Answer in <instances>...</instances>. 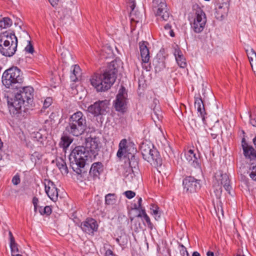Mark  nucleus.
I'll use <instances>...</instances> for the list:
<instances>
[{
  "label": "nucleus",
  "mask_w": 256,
  "mask_h": 256,
  "mask_svg": "<svg viewBox=\"0 0 256 256\" xmlns=\"http://www.w3.org/2000/svg\"><path fill=\"white\" fill-rule=\"evenodd\" d=\"M144 218L146 220V222L147 223L148 226L150 228H152V224L150 222V220L149 218V216H148V214L146 213H144V216H143Z\"/></svg>",
  "instance_id": "nucleus-42"
},
{
  "label": "nucleus",
  "mask_w": 256,
  "mask_h": 256,
  "mask_svg": "<svg viewBox=\"0 0 256 256\" xmlns=\"http://www.w3.org/2000/svg\"><path fill=\"white\" fill-rule=\"evenodd\" d=\"M2 81L6 88H18V86L22 82L23 78L20 70L17 67H12L6 70L2 74Z\"/></svg>",
  "instance_id": "nucleus-4"
},
{
  "label": "nucleus",
  "mask_w": 256,
  "mask_h": 256,
  "mask_svg": "<svg viewBox=\"0 0 256 256\" xmlns=\"http://www.w3.org/2000/svg\"><path fill=\"white\" fill-rule=\"evenodd\" d=\"M84 148L88 152L90 158H94L99 150L98 140L96 138H88L86 139V146Z\"/></svg>",
  "instance_id": "nucleus-15"
},
{
  "label": "nucleus",
  "mask_w": 256,
  "mask_h": 256,
  "mask_svg": "<svg viewBox=\"0 0 256 256\" xmlns=\"http://www.w3.org/2000/svg\"><path fill=\"white\" fill-rule=\"evenodd\" d=\"M51 5L52 6H54L58 5L59 0H48Z\"/></svg>",
  "instance_id": "nucleus-50"
},
{
  "label": "nucleus",
  "mask_w": 256,
  "mask_h": 256,
  "mask_svg": "<svg viewBox=\"0 0 256 256\" xmlns=\"http://www.w3.org/2000/svg\"><path fill=\"white\" fill-rule=\"evenodd\" d=\"M39 212L42 215H50L52 213V208L49 206H46L44 208L43 210H40Z\"/></svg>",
  "instance_id": "nucleus-38"
},
{
  "label": "nucleus",
  "mask_w": 256,
  "mask_h": 256,
  "mask_svg": "<svg viewBox=\"0 0 256 256\" xmlns=\"http://www.w3.org/2000/svg\"><path fill=\"white\" fill-rule=\"evenodd\" d=\"M80 227L84 232L90 234L97 230L98 225L95 220L89 218L81 224Z\"/></svg>",
  "instance_id": "nucleus-16"
},
{
  "label": "nucleus",
  "mask_w": 256,
  "mask_h": 256,
  "mask_svg": "<svg viewBox=\"0 0 256 256\" xmlns=\"http://www.w3.org/2000/svg\"><path fill=\"white\" fill-rule=\"evenodd\" d=\"M184 191L188 194L196 192L200 189V180L192 176H188L184 179L182 182Z\"/></svg>",
  "instance_id": "nucleus-11"
},
{
  "label": "nucleus",
  "mask_w": 256,
  "mask_h": 256,
  "mask_svg": "<svg viewBox=\"0 0 256 256\" xmlns=\"http://www.w3.org/2000/svg\"><path fill=\"white\" fill-rule=\"evenodd\" d=\"M152 8L158 20L164 21L168 20L170 14L166 0H153Z\"/></svg>",
  "instance_id": "nucleus-7"
},
{
  "label": "nucleus",
  "mask_w": 256,
  "mask_h": 256,
  "mask_svg": "<svg viewBox=\"0 0 256 256\" xmlns=\"http://www.w3.org/2000/svg\"><path fill=\"white\" fill-rule=\"evenodd\" d=\"M8 106L10 114L14 116L20 114L22 106H25L24 101L18 99L16 94L14 98H7Z\"/></svg>",
  "instance_id": "nucleus-10"
},
{
  "label": "nucleus",
  "mask_w": 256,
  "mask_h": 256,
  "mask_svg": "<svg viewBox=\"0 0 256 256\" xmlns=\"http://www.w3.org/2000/svg\"><path fill=\"white\" fill-rule=\"evenodd\" d=\"M194 99V106L197 109L198 113H199L198 116L202 118L203 122L205 123L206 112L202 99L200 96L195 97Z\"/></svg>",
  "instance_id": "nucleus-22"
},
{
  "label": "nucleus",
  "mask_w": 256,
  "mask_h": 256,
  "mask_svg": "<svg viewBox=\"0 0 256 256\" xmlns=\"http://www.w3.org/2000/svg\"><path fill=\"white\" fill-rule=\"evenodd\" d=\"M8 235H9L10 242L15 240L14 238L12 235V234L10 231H9Z\"/></svg>",
  "instance_id": "nucleus-53"
},
{
  "label": "nucleus",
  "mask_w": 256,
  "mask_h": 256,
  "mask_svg": "<svg viewBox=\"0 0 256 256\" xmlns=\"http://www.w3.org/2000/svg\"><path fill=\"white\" fill-rule=\"evenodd\" d=\"M171 28H172V26L170 24H166L164 26V29L166 30H170Z\"/></svg>",
  "instance_id": "nucleus-54"
},
{
  "label": "nucleus",
  "mask_w": 256,
  "mask_h": 256,
  "mask_svg": "<svg viewBox=\"0 0 256 256\" xmlns=\"http://www.w3.org/2000/svg\"><path fill=\"white\" fill-rule=\"evenodd\" d=\"M185 158L188 162L195 168H200L199 160L197 158L193 150H189L185 153Z\"/></svg>",
  "instance_id": "nucleus-24"
},
{
  "label": "nucleus",
  "mask_w": 256,
  "mask_h": 256,
  "mask_svg": "<svg viewBox=\"0 0 256 256\" xmlns=\"http://www.w3.org/2000/svg\"><path fill=\"white\" fill-rule=\"evenodd\" d=\"M116 196L115 194H108L105 196V203L108 205H112L116 202Z\"/></svg>",
  "instance_id": "nucleus-30"
},
{
  "label": "nucleus",
  "mask_w": 256,
  "mask_h": 256,
  "mask_svg": "<svg viewBox=\"0 0 256 256\" xmlns=\"http://www.w3.org/2000/svg\"><path fill=\"white\" fill-rule=\"evenodd\" d=\"M124 194L126 196L128 199L132 198L136 196L135 192L132 190H127L125 192Z\"/></svg>",
  "instance_id": "nucleus-43"
},
{
  "label": "nucleus",
  "mask_w": 256,
  "mask_h": 256,
  "mask_svg": "<svg viewBox=\"0 0 256 256\" xmlns=\"http://www.w3.org/2000/svg\"><path fill=\"white\" fill-rule=\"evenodd\" d=\"M177 64L181 68H184L186 66V60L182 52L179 49H175L174 52Z\"/></svg>",
  "instance_id": "nucleus-27"
},
{
  "label": "nucleus",
  "mask_w": 256,
  "mask_h": 256,
  "mask_svg": "<svg viewBox=\"0 0 256 256\" xmlns=\"http://www.w3.org/2000/svg\"><path fill=\"white\" fill-rule=\"evenodd\" d=\"M214 177V186L216 196L218 197L220 196L222 186L230 194L231 186L230 185L228 176L226 174H223L221 171H219L216 173Z\"/></svg>",
  "instance_id": "nucleus-6"
},
{
  "label": "nucleus",
  "mask_w": 256,
  "mask_h": 256,
  "mask_svg": "<svg viewBox=\"0 0 256 256\" xmlns=\"http://www.w3.org/2000/svg\"><path fill=\"white\" fill-rule=\"evenodd\" d=\"M129 6L130 8V18L131 21L138 22L140 20L142 14L135 10L136 2L134 0H130Z\"/></svg>",
  "instance_id": "nucleus-25"
},
{
  "label": "nucleus",
  "mask_w": 256,
  "mask_h": 256,
  "mask_svg": "<svg viewBox=\"0 0 256 256\" xmlns=\"http://www.w3.org/2000/svg\"><path fill=\"white\" fill-rule=\"evenodd\" d=\"M20 176L18 175L14 176L12 179V182L14 185H17L20 182Z\"/></svg>",
  "instance_id": "nucleus-47"
},
{
  "label": "nucleus",
  "mask_w": 256,
  "mask_h": 256,
  "mask_svg": "<svg viewBox=\"0 0 256 256\" xmlns=\"http://www.w3.org/2000/svg\"><path fill=\"white\" fill-rule=\"evenodd\" d=\"M178 250H180L181 256H190L186 250V248L182 244H179Z\"/></svg>",
  "instance_id": "nucleus-37"
},
{
  "label": "nucleus",
  "mask_w": 256,
  "mask_h": 256,
  "mask_svg": "<svg viewBox=\"0 0 256 256\" xmlns=\"http://www.w3.org/2000/svg\"><path fill=\"white\" fill-rule=\"evenodd\" d=\"M18 39L14 32L6 31L0 34V52L6 56H12L16 52Z\"/></svg>",
  "instance_id": "nucleus-3"
},
{
  "label": "nucleus",
  "mask_w": 256,
  "mask_h": 256,
  "mask_svg": "<svg viewBox=\"0 0 256 256\" xmlns=\"http://www.w3.org/2000/svg\"><path fill=\"white\" fill-rule=\"evenodd\" d=\"M142 199L141 198H139L138 200V204H134V208L136 210H140L142 208Z\"/></svg>",
  "instance_id": "nucleus-46"
},
{
  "label": "nucleus",
  "mask_w": 256,
  "mask_h": 256,
  "mask_svg": "<svg viewBox=\"0 0 256 256\" xmlns=\"http://www.w3.org/2000/svg\"><path fill=\"white\" fill-rule=\"evenodd\" d=\"M68 123L86 127V118L83 113L80 111L74 112L70 116Z\"/></svg>",
  "instance_id": "nucleus-19"
},
{
  "label": "nucleus",
  "mask_w": 256,
  "mask_h": 256,
  "mask_svg": "<svg viewBox=\"0 0 256 256\" xmlns=\"http://www.w3.org/2000/svg\"><path fill=\"white\" fill-rule=\"evenodd\" d=\"M52 100L50 97L46 98L44 102L43 108H48L52 103Z\"/></svg>",
  "instance_id": "nucleus-41"
},
{
  "label": "nucleus",
  "mask_w": 256,
  "mask_h": 256,
  "mask_svg": "<svg viewBox=\"0 0 256 256\" xmlns=\"http://www.w3.org/2000/svg\"><path fill=\"white\" fill-rule=\"evenodd\" d=\"M206 256H218V254H217V253H216L214 254V252L211 251H208L206 252Z\"/></svg>",
  "instance_id": "nucleus-52"
},
{
  "label": "nucleus",
  "mask_w": 256,
  "mask_h": 256,
  "mask_svg": "<svg viewBox=\"0 0 256 256\" xmlns=\"http://www.w3.org/2000/svg\"><path fill=\"white\" fill-rule=\"evenodd\" d=\"M246 53L250 61V64L254 72L255 71L254 69L253 64L252 63V62L253 61V60L254 58L256 59V53L254 51V50L252 48H250V50H246Z\"/></svg>",
  "instance_id": "nucleus-32"
},
{
  "label": "nucleus",
  "mask_w": 256,
  "mask_h": 256,
  "mask_svg": "<svg viewBox=\"0 0 256 256\" xmlns=\"http://www.w3.org/2000/svg\"><path fill=\"white\" fill-rule=\"evenodd\" d=\"M237 256H244L238 255Z\"/></svg>",
  "instance_id": "nucleus-61"
},
{
  "label": "nucleus",
  "mask_w": 256,
  "mask_h": 256,
  "mask_svg": "<svg viewBox=\"0 0 256 256\" xmlns=\"http://www.w3.org/2000/svg\"><path fill=\"white\" fill-rule=\"evenodd\" d=\"M43 209H44V208L42 206H38V211L40 210H43Z\"/></svg>",
  "instance_id": "nucleus-58"
},
{
  "label": "nucleus",
  "mask_w": 256,
  "mask_h": 256,
  "mask_svg": "<svg viewBox=\"0 0 256 256\" xmlns=\"http://www.w3.org/2000/svg\"><path fill=\"white\" fill-rule=\"evenodd\" d=\"M212 136L214 138H216V135L215 134H212Z\"/></svg>",
  "instance_id": "nucleus-60"
},
{
  "label": "nucleus",
  "mask_w": 256,
  "mask_h": 256,
  "mask_svg": "<svg viewBox=\"0 0 256 256\" xmlns=\"http://www.w3.org/2000/svg\"><path fill=\"white\" fill-rule=\"evenodd\" d=\"M52 163H55L56 166L62 174H67L68 172V166L65 160L62 157H58L52 161Z\"/></svg>",
  "instance_id": "nucleus-26"
},
{
  "label": "nucleus",
  "mask_w": 256,
  "mask_h": 256,
  "mask_svg": "<svg viewBox=\"0 0 256 256\" xmlns=\"http://www.w3.org/2000/svg\"><path fill=\"white\" fill-rule=\"evenodd\" d=\"M250 123L252 126L256 127V116H250Z\"/></svg>",
  "instance_id": "nucleus-48"
},
{
  "label": "nucleus",
  "mask_w": 256,
  "mask_h": 256,
  "mask_svg": "<svg viewBox=\"0 0 256 256\" xmlns=\"http://www.w3.org/2000/svg\"><path fill=\"white\" fill-rule=\"evenodd\" d=\"M148 154V156H144V159L154 166L160 168L162 165V158L158 152L152 146Z\"/></svg>",
  "instance_id": "nucleus-14"
},
{
  "label": "nucleus",
  "mask_w": 256,
  "mask_h": 256,
  "mask_svg": "<svg viewBox=\"0 0 256 256\" xmlns=\"http://www.w3.org/2000/svg\"><path fill=\"white\" fill-rule=\"evenodd\" d=\"M116 64V62L112 61L102 74L95 73L91 76L90 82L96 91H106L114 84L118 73Z\"/></svg>",
  "instance_id": "nucleus-1"
},
{
  "label": "nucleus",
  "mask_w": 256,
  "mask_h": 256,
  "mask_svg": "<svg viewBox=\"0 0 256 256\" xmlns=\"http://www.w3.org/2000/svg\"><path fill=\"white\" fill-rule=\"evenodd\" d=\"M151 148L148 144H142L140 146V150L142 156V157L148 156V152H149L150 150H151Z\"/></svg>",
  "instance_id": "nucleus-34"
},
{
  "label": "nucleus",
  "mask_w": 256,
  "mask_h": 256,
  "mask_svg": "<svg viewBox=\"0 0 256 256\" xmlns=\"http://www.w3.org/2000/svg\"><path fill=\"white\" fill-rule=\"evenodd\" d=\"M170 35L172 36V37H174V31L172 30H170Z\"/></svg>",
  "instance_id": "nucleus-56"
},
{
  "label": "nucleus",
  "mask_w": 256,
  "mask_h": 256,
  "mask_svg": "<svg viewBox=\"0 0 256 256\" xmlns=\"http://www.w3.org/2000/svg\"><path fill=\"white\" fill-rule=\"evenodd\" d=\"M104 166L101 162H96L92 164L90 170V174L94 178H99L100 175L102 172Z\"/></svg>",
  "instance_id": "nucleus-23"
},
{
  "label": "nucleus",
  "mask_w": 256,
  "mask_h": 256,
  "mask_svg": "<svg viewBox=\"0 0 256 256\" xmlns=\"http://www.w3.org/2000/svg\"><path fill=\"white\" fill-rule=\"evenodd\" d=\"M206 18L204 12L200 8L196 10L194 21L191 23V27L196 33L202 32L205 26Z\"/></svg>",
  "instance_id": "nucleus-8"
},
{
  "label": "nucleus",
  "mask_w": 256,
  "mask_h": 256,
  "mask_svg": "<svg viewBox=\"0 0 256 256\" xmlns=\"http://www.w3.org/2000/svg\"><path fill=\"white\" fill-rule=\"evenodd\" d=\"M86 128L76 124L68 123L66 128V130L70 134L74 136H78L84 132Z\"/></svg>",
  "instance_id": "nucleus-20"
},
{
  "label": "nucleus",
  "mask_w": 256,
  "mask_h": 256,
  "mask_svg": "<svg viewBox=\"0 0 256 256\" xmlns=\"http://www.w3.org/2000/svg\"><path fill=\"white\" fill-rule=\"evenodd\" d=\"M228 11V8L226 4H223L218 6L216 8V16L218 18H224L227 14Z\"/></svg>",
  "instance_id": "nucleus-28"
},
{
  "label": "nucleus",
  "mask_w": 256,
  "mask_h": 256,
  "mask_svg": "<svg viewBox=\"0 0 256 256\" xmlns=\"http://www.w3.org/2000/svg\"><path fill=\"white\" fill-rule=\"evenodd\" d=\"M105 256H115V255L113 254V252L111 250L108 249L106 250Z\"/></svg>",
  "instance_id": "nucleus-49"
},
{
  "label": "nucleus",
  "mask_w": 256,
  "mask_h": 256,
  "mask_svg": "<svg viewBox=\"0 0 256 256\" xmlns=\"http://www.w3.org/2000/svg\"><path fill=\"white\" fill-rule=\"evenodd\" d=\"M140 210V212L138 214V217L144 216V213H146V210L144 209H142V208Z\"/></svg>",
  "instance_id": "nucleus-51"
},
{
  "label": "nucleus",
  "mask_w": 256,
  "mask_h": 256,
  "mask_svg": "<svg viewBox=\"0 0 256 256\" xmlns=\"http://www.w3.org/2000/svg\"><path fill=\"white\" fill-rule=\"evenodd\" d=\"M192 256H200V254L198 252L196 251L193 252Z\"/></svg>",
  "instance_id": "nucleus-55"
},
{
  "label": "nucleus",
  "mask_w": 256,
  "mask_h": 256,
  "mask_svg": "<svg viewBox=\"0 0 256 256\" xmlns=\"http://www.w3.org/2000/svg\"><path fill=\"white\" fill-rule=\"evenodd\" d=\"M12 24V22L10 18L4 17L0 20V28H7Z\"/></svg>",
  "instance_id": "nucleus-31"
},
{
  "label": "nucleus",
  "mask_w": 256,
  "mask_h": 256,
  "mask_svg": "<svg viewBox=\"0 0 256 256\" xmlns=\"http://www.w3.org/2000/svg\"><path fill=\"white\" fill-rule=\"evenodd\" d=\"M71 71L70 78L72 82H76L78 80V77L80 75V68L76 64L73 65L72 66Z\"/></svg>",
  "instance_id": "nucleus-29"
},
{
  "label": "nucleus",
  "mask_w": 256,
  "mask_h": 256,
  "mask_svg": "<svg viewBox=\"0 0 256 256\" xmlns=\"http://www.w3.org/2000/svg\"><path fill=\"white\" fill-rule=\"evenodd\" d=\"M250 178L254 181L256 182V165L252 166L250 168Z\"/></svg>",
  "instance_id": "nucleus-39"
},
{
  "label": "nucleus",
  "mask_w": 256,
  "mask_h": 256,
  "mask_svg": "<svg viewBox=\"0 0 256 256\" xmlns=\"http://www.w3.org/2000/svg\"><path fill=\"white\" fill-rule=\"evenodd\" d=\"M148 43L146 42H142L139 43V47L142 62L148 63L150 60V51L148 48Z\"/></svg>",
  "instance_id": "nucleus-21"
},
{
  "label": "nucleus",
  "mask_w": 256,
  "mask_h": 256,
  "mask_svg": "<svg viewBox=\"0 0 256 256\" xmlns=\"http://www.w3.org/2000/svg\"><path fill=\"white\" fill-rule=\"evenodd\" d=\"M34 88L31 86H25L20 89L16 96L18 99L24 101L26 106H28L33 101Z\"/></svg>",
  "instance_id": "nucleus-12"
},
{
  "label": "nucleus",
  "mask_w": 256,
  "mask_h": 256,
  "mask_svg": "<svg viewBox=\"0 0 256 256\" xmlns=\"http://www.w3.org/2000/svg\"><path fill=\"white\" fill-rule=\"evenodd\" d=\"M253 143H254V144L255 146V148H256V136L253 139Z\"/></svg>",
  "instance_id": "nucleus-57"
},
{
  "label": "nucleus",
  "mask_w": 256,
  "mask_h": 256,
  "mask_svg": "<svg viewBox=\"0 0 256 256\" xmlns=\"http://www.w3.org/2000/svg\"><path fill=\"white\" fill-rule=\"evenodd\" d=\"M158 100L154 99V103L156 104L155 106L153 108L154 114L157 117V118L159 120L161 118V112L160 110L159 106H156V103L158 102Z\"/></svg>",
  "instance_id": "nucleus-35"
},
{
  "label": "nucleus",
  "mask_w": 256,
  "mask_h": 256,
  "mask_svg": "<svg viewBox=\"0 0 256 256\" xmlns=\"http://www.w3.org/2000/svg\"><path fill=\"white\" fill-rule=\"evenodd\" d=\"M127 144V140L125 138L120 140L118 144V150L116 156L120 158H121L123 156L128 157L130 166L131 168L135 167L138 164L137 159L134 155L136 150L134 144L128 145Z\"/></svg>",
  "instance_id": "nucleus-5"
},
{
  "label": "nucleus",
  "mask_w": 256,
  "mask_h": 256,
  "mask_svg": "<svg viewBox=\"0 0 256 256\" xmlns=\"http://www.w3.org/2000/svg\"><path fill=\"white\" fill-rule=\"evenodd\" d=\"M72 140L67 136H64L61 138L60 144L63 148H68L72 143Z\"/></svg>",
  "instance_id": "nucleus-33"
},
{
  "label": "nucleus",
  "mask_w": 256,
  "mask_h": 256,
  "mask_svg": "<svg viewBox=\"0 0 256 256\" xmlns=\"http://www.w3.org/2000/svg\"><path fill=\"white\" fill-rule=\"evenodd\" d=\"M242 146L246 158L250 160H256V150L252 146L248 144L244 138L242 140Z\"/></svg>",
  "instance_id": "nucleus-18"
},
{
  "label": "nucleus",
  "mask_w": 256,
  "mask_h": 256,
  "mask_svg": "<svg viewBox=\"0 0 256 256\" xmlns=\"http://www.w3.org/2000/svg\"><path fill=\"white\" fill-rule=\"evenodd\" d=\"M10 248L11 250L12 256L16 254L19 252L18 244L16 242L15 240L10 242Z\"/></svg>",
  "instance_id": "nucleus-36"
},
{
  "label": "nucleus",
  "mask_w": 256,
  "mask_h": 256,
  "mask_svg": "<svg viewBox=\"0 0 256 256\" xmlns=\"http://www.w3.org/2000/svg\"><path fill=\"white\" fill-rule=\"evenodd\" d=\"M128 0V4H130V0Z\"/></svg>",
  "instance_id": "nucleus-62"
},
{
  "label": "nucleus",
  "mask_w": 256,
  "mask_h": 256,
  "mask_svg": "<svg viewBox=\"0 0 256 256\" xmlns=\"http://www.w3.org/2000/svg\"><path fill=\"white\" fill-rule=\"evenodd\" d=\"M127 92L124 86H121L114 101V106L118 112H124L126 109Z\"/></svg>",
  "instance_id": "nucleus-9"
},
{
  "label": "nucleus",
  "mask_w": 256,
  "mask_h": 256,
  "mask_svg": "<svg viewBox=\"0 0 256 256\" xmlns=\"http://www.w3.org/2000/svg\"><path fill=\"white\" fill-rule=\"evenodd\" d=\"M116 241L118 243L120 244H121L120 242V238H116Z\"/></svg>",
  "instance_id": "nucleus-59"
},
{
  "label": "nucleus",
  "mask_w": 256,
  "mask_h": 256,
  "mask_svg": "<svg viewBox=\"0 0 256 256\" xmlns=\"http://www.w3.org/2000/svg\"><path fill=\"white\" fill-rule=\"evenodd\" d=\"M88 157V152H86L84 146H76L69 156L70 166L73 170L78 174L84 172V167Z\"/></svg>",
  "instance_id": "nucleus-2"
},
{
  "label": "nucleus",
  "mask_w": 256,
  "mask_h": 256,
  "mask_svg": "<svg viewBox=\"0 0 256 256\" xmlns=\"http://www.w3.org/2000/svg\"><path fill=\"white\" fill-rule=\"evenodd\" d=\"M150 210L152 212V214L156 218V216L160 217L158 213V208L154 204L151 205Z\"/></svg>",
  "instance_id": "nucleus-40"
},
{
  "label": "nucleus",
  "mask_w": 256,
  "mask_h": 256,
  "mask_svg": "<svg viewBox=\"0 0 256 256\" xmlns=\"http://www.w3.org/2000/svg\"><path fill=\"white\" fill-rule=\"evenodd\" d=\"M25 50L28 52L32 54L34 52V48L32 45L30 44V42H29L28 44L27 45V46L25 48Z\"/></svg>",
  "instance_id": "nucleus-45"
},
{
  "label": "nucleus",
  "mask_w": 256,
  "mask_h": 256,
  "mask_svg": "<svg viewBox=\"0 0 256 256\" xmlns=\"http://www.w3.org/2000/svg\"><path fill=\"white\" fill-rule=\"evenodd\" d=\"M109 104L108 100H98L89 106L88 110L94 116L104 114L106 112Z\"/></svg>",
  "instance_id": "nucleus-13"
},
{
  "label": "nucleus",
  "mask_w": 256,
  "mask_h": 256,
  "mask_svg": "<svg viewBox=\"0 0 256 256\" xmlns=\"http://www.w3.org/2000/svg\"><path fill=\"white\" fill-rule=\"evenodd\" d=\"M38 199L36 197H34L32 198V204L34 206V211L35 212H36L38 208Z\"/></svg>",
  "instance_id": "nucleus-44"
},
{
  "label": "nucleus",
  "mask_w": 256,
  "mask_h": 256,
  "mask_svg": "<svg viewBox=\"0 0 256 256\" xmlns=\"http://www.w3.org/2000/svg\"><path fill=\"white\" fill-rule=\"evenodd\" d=\"M45 191L48 198L54 202L57 200L58 198V188L54 183L48 180L44 182Z\"/></svg>",
  "instance_id": "nucleus-17"
}]
</instances>
